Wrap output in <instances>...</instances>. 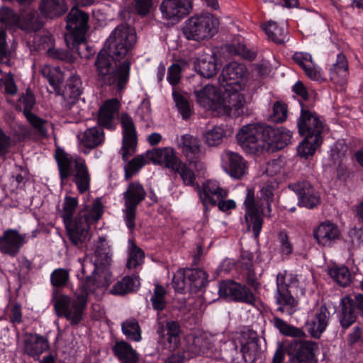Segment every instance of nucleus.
<instances>
[{
	"label": "nucleus",
	"instance_id": "6",
	"mask_svg": "<svg viewBox=\"0 0 363 363\" xmlns=\"http://www.w3.org/2000/svg\"><path fill=\"white\" fill-rule=\"evenodd\" d=\"M270 126L265 124L253 123L244 125L236 134V140L243 148L257 153L270 149L269 140Z\"/></svg>",
	"mask_w": 363,
	"mask_h": 363
},
{
	"label": "nucleus",
	"instance_id": "41",
	"mask_svg": "<svg viewBox=\"0 0 363 363\" xmlns=\"http://www.w3.org/2000/svg\"><path fill=\"white\" fill-rule=\"evenodd\" d=\"M247 171L246 162L242 156L228 152V174L234 179H240Z\"/></svg>",
	"mask_w": 363,
	"mask_h": 363
},
{
	"label": "nucleus",
	"instance_id": "61",
	"mask_svg": "<svg viewBox=\"0 0 363 363\" xmlns=\"http://www.w3.org/2000/svg\"><path fill=\"white\" fill-rule=\"evenodd\" d=\"M278 240L280 244V250L282 255H289L293 252V246L289 241V236L284 231H281L278 235Z\"/></svg>",
	"mask_w": 363,
	"mask_h": 363
},
{
	"label": "nucleus",
	"instance_id": "63",
	"mask_svg": "<svg viewBox=\"0 0 363 363\" xmlns=\"http://www.w3.org/2000/svg\"><path fill=\"white\" fill-rule=\"evenodd\" d=\"M283 172V162L280 160H274L267 164L266 173L271 177L277 175Z\"/></svg>",
	"mask_w": 363,
	"mask_h": 363
},
{
	"label": "nucleus",
	"instance_id": "47",
	"mask_svg": "<svg viewBox=\"0 0 363 363\" xmlns=\"http://www.w3.org/2000/svg\"><path fill=\"white\" fill-rule=\"evenodd\" d=\"M145 255L143 251L138 247L132 240L128 241V257L126 266L128 269H134L142 264Z\"/></svg>",
	"mask_w": 363,
	"mask_h": 363
},
{
	"label": "nucleus",
	"instance_id": "64",
	"mask_svg": "<svg viewBox=\"0 0 363 363\" xmlns=\"http://www.w3.org/2000/svg\"><path fill=\"white\" fill-rule=\"evenodd\" d=\"M151 113L150 102L147 99H143L136 110V114L142 119L147 120Z\"/></svg>",
	"mask_w": 363,
	"mask_h": 363
},
{
	"label": "nucleus",
	"instance_id": "55",
	"mask_svg": "<svg viewBox=\"0 0 363 363\" xmlns=\"http://www.w3.org/2000/svg\"><path fill=\"white\" fill-rule=\"evenodd\" d=\"M273 113L269 118L272 121L275 123H282L287 118V106L286 104L277 101L273 105Z\"/></svg>",
	"mask_w": 363,
	"mask_h": 363
},
{
	"label": "nucleus",
	"instance_id": "30",
	"mask_svg": "<svg viewBox=\"0 0 363 363\" xmlns=\"http://www.w3.org/2000/svg\"><path fill=\"white\" fill-rule=\"evenodd\" d=\"M247 70L245 65L235 62L228 63V89L240 91L246 85Z\"/></svg>",
	"mask_w": 363,
	"mask_h": 363
},
{
	"label": "nucleus",
	"instance_id": "45",
	"mask_svg": "<svg viewBox=\"0 0 363 363\" xmlns=\"http://www.w3.org/2000/svg\"><path fill=\"white\" fill-rule=\"evenodd\" d=\"M263 29L271 40L278 44L284 43L286 38V31L283 28L279 27L276 22H267L264 24Z\"/></svg>",
	"mask_w": 363,
	"mask_h": 363
},
{
	"label": "nucleus",
	"instance_id": "38",
	"mask_svg": "<svg viewBox=\"0 0 363 363\" xmlns=\"http://www.w3.org/2000/svg\"><path fill=\"white\" fill-rule=\"evenodd\" d=\"M119 108V102L117 99L106 101L101 106L99 113V123L101 125L108 128L112 127V121Z\"/></svg>",
	"mask_w": 363,
	"mask_h": 363
},
{
	"label": "nucleus",
	"instance_id": "26",
	"mask_svg": "<svg viewBox=\"0 0 363 363\" xmlns=\"http://www.w3.org/2000/svg\"><path fill=\"white\" fill-rule=\"evenodd\" d=\"M179 147L189 163L195 164L196 170L200 171L204 169V164L202 162L194 160L201 152V146L197 138L190 135H184L182 137Z\"/></svg>",
	"mask_w": 363,
	"mask_h": 363
},
{
	"label": "nucleus",
	"instance_id": "42",
	"mask_svg": "<svg viewBox=\"0 0 363 363\" xmlns=\"http://www.w3.org/2000/svg\"><path fill=\"white\" fill-rule=\"evenodd\" d=\"M268 132V141L271 142L270 147L274 144L275 148L280 150L284 148L291 142L292 132L284 128L273 129L270 127V130Z\"/></svg>",
	"mask_w": 363,
	"mask_h": 363
},
{
	"label": "nucleus",
	"instance_id": "2",
	"mask_svg": "<svg viewBox=\"0 0 363 363\" xmlns=\"http://www.w3.org/2000/svg\"><path fill=\"white\" fill-rule=\"evenodd\" d=\"M136 43L135 30L125 25L117 26L106 40L105 48L95 61L98 79L104 84L124 88L129 78L130 62L127 58Z\"/></svg>",
	"mask_w": 363,
	"mask_h": 363
},
{
	"label": "nucleus",
	"instance_id": "23",
	"mask_svg": "<svg viewBox=\"0 0 363 363\" xmlns=\"http://www.w3.org/2000/svg\"><path fill=\"white\" fill-rule=\"evenodd\" d=\"M186 341L188 345L184 352L186 354H174L169 357L164 363H182L185 359L193 358L206 353L207 343L203 337L188 336Z\"/></svg>",
	"mask_w": 363,
	"mask_h": 363
},
{
	"label": "nucleus",
	"instance_id": "10",
	"mask_svg": "<svg viewBox=\"0 0 363 363\" xmlns=\"http://www.w3.org/2000/svg\"><path fill=\"white\" fill-rule=\"evenodd\" d=\"M207 279V274L201 269H180L174 274L172 283L178 292L183 293L186 289L196 291L206 285Z\"/></svg>",
	"mask_w": 363,
	"mask_h": 363
},
{
	"label": "nucleus",
	"instance_id": "37",
	"mask_svg": "<svg viewBox=\"0 0 363 363\" xmlns=\"http://www.w3.org/2000/svg\"><path fill=\"white\" fill-rule=\"evenodd\" d=\"M348 75V64L345 55L340 53L336 62L330 69V79L335 83L343 85L346 83Z\"/></svg>",
	"mask_w": 363,
	"mask_h": 363
},
{
	"label": "nucleus",
	"instance_id": "17",
	"mask_svg": "<svg viewBox=\"0 0 363 363\" xmlns=\"http://www.w3.org/2000/svg\"><path fill=\"white\" fill-rule=\"evenodd\" d=\"M298 196V204L308 208H313L320 203V197L318 192L307 181L298 182L289 185Z\"/></svg>",
	"mask_w": 363,
	"mask_h": 363
},
{
	"label": "nucleus",
	"instance_id": "53",
	"mask_svg": "<svg viewBox=\"0 0 363 363\" xmlns=\"http://www.w3.org/2000/svg\"><path fill=\"white\" fill-rule=\"evenodd\" d=\"M225 133V130L223 125H216L208 130L203 137L208 145L216 146L221 143Z\"/></svg>",
	"mask_w": 363,
	"mask_h": 363
},
{
	"label": "nucleus",
	"instance_id": "1",
	"mask_svg": "<svg viewBox=\"0 0 363 363\" xmlns=\"http://www.w3.org/2000/svg\"><path fill=\"white\" fill-rule=\"evenodd\" d=\"M109 259L108 244L104 238H99L94 255L78 259L82 274H77L80 283L74 298L64 294L55 297L54 306L59 315L65 317L72 324H77L81 320L88 295H100L111 282L112 276L106 266Z\"/></svg>",
	"mask_w": 363,
	"mask_h": 363
},
{
	"label": "nucleus",
	"instance_id": "51",
	"mask_svg": "<svg viewBox=\"0 0 363 363\" xmlns=\"http://www.w3.org/2000/svg\"><path fill=\"white\" fill-rule=\"evenodd\" d=\"M172 96L176 106L182 118L184 119L189 118L192 113V110L186 97L174 90L172 92Z\"/></svg>",
	"mask_w": 363,
	"mask_h": 363
},
{
	"label": "nucleus",
	"instance_id": "25",
	"mask_svg": "<svg viewBox=\"0 0 363 363\" xmlns=\"http://www.w3.org/2000/svg\"><path fill=\"white\" fill-rule=\"evenodd\" d=\"M22 344L23 352L35 359H38L49 347L46 338L37 334L30 333L23 336Z\"/></svg>",
	"mask_w": 363,
	"mask_h": 363
},
{
	"label": "nucleus",
	"instance_id": "31",
	"mask_svg": "<svg viewBox=\"0 0 363 363\" xmlns=\"http://www.w3.org/2000/svg\"><path fill=\"white\" fill-rule=\"evenodd\" d=\"M330 317L325 306H321L315 316L307 323L308 331L315 338H319L325 330Z\"/></svg>",
	"mask_w": 363,
	"mask_h": 363
},
{
	"label": "nucleus",
	"instance_id": "16",
	"mask_svg": "<svg viewBox=\"0 0 363 363\" xmlns=\"http://www.w3.org/2000/svg\"><path fill=\"white\" fill-rule=\"evenodd\" d=\"M28 241L27 234H21L15 229H8L0 236V252L13 257Z\"/></svg>",
	"mask_w": 363,
	"mask_h": 363
},
{
	"label": "nucleus",
	"instance_id": "33",
	"mask_svg": "<svg viewBox=\"0 0 363 363\" xmlns=\"http://www.w3.org/2000/svg\"><path fill=\"white\" fill-rule=\"evenodd\" d=\"M38 9L43 17L54 19L64 15L68 6L65 0H40Z\"/></svg>",
	"mask_w": 363,
	"mask_h": 363
},
{
	"label": "nucleus",
	"instance_id": "3",
	"mask_svg": "<svg viewBox=\"0 0 363 363\" xmlns=\"http://www.w3.org/2000/svg\"><path fill=\"white\" fill-rule=\"evenodd\" d=\"M78 205V201L74 197L66 196L63 203L62 217L69 238L74 245L82 244L89 235V229L93 221L100 218L103 212V206L100 199H96L91 208L85 206L79 214L72 218Z\"/></svg>",
	"mask_w": 363,
	"mask_h": 363
},
{
	"label": "nucleus",
	"instance_id": "39",
	"mask_svg": "<svg viewBox=\"0 0 363 363\" xmlns=\"http://www.w3.org/2000/svg\"><path fill=\"white\" fill-rule=\"evenodd\" d=\"M113 352L122 363H137L138 356L133 347L124 341L116 342Z\"/></svg>",
	"mask_w": 363,
	"mask_h": 363
},
{
	"label": "nucleus",
	"instance_id": "40",
	"mask_svg": "<svg viewBox=\"0 0 363 363\" xmlns=\"http://www.w3.org/2000/svg\"><path fill=\"white\" fill-rule=\"evenodd\" d=\"M140 286V280L138 277L126 276L117 281L111 290V293L114 295H124L132 292Z\"/></svg>",
	"mask_w": 363,
	"mask_h": 363
},
{
	"label": "nucleus",
	"instance_id": "27",
	"mask_svg": "<svg viewBox=\"0 0 363 363\" xmlns=\"http://www.w3.org/2000/svg\"><path fill=\"white\" fill-rule=\"evenodd\" d=\"M340 230L337 225L330 221L321 223L313 231V237L317 242L323 247L330 246L332 242L340 237Z\"/></svg>",
	"mask_w": 363,
	"mask_h": 363
},
{
	"label": "nucleus",
	"instance_id": "59",
	"mask_svg": "<svg viewBox=\"0 0 363 363\" xmlns=\"http://www.w3.org/2000/svg\"><path fill=\"white\" fill-rule=\"evenodd\" d=\"M247 196L245 199V213H252L262 211L259 207V201L255 199V191L252 189H247Z\"/></svg>",
	"mask_w": 363,
	"mask_h": 363
},
{
	"label": "nucleus",
	"instance_id": "49",
	"mask_svg": "<svg viewBox=\"0 0 363 363\" xmlns=\"http://www.w3.org/2000/svg\"><path fill=\"white\" fill-rule=\"evenodd\" d=\"M149 158L147 155V152L138 155L134 159L130 160L125 167V178L130 179L132 176L136 174L143 167L147 164Z\"/></svg>",
	"mask_w": 363,
	"mask_h": 363
},
{
	"label": "nucleus",
	"instance_id": "36",
	"mask_svg": "<svg viewBox=\"0 0 363 363\" xmlns=\"http://www.w3.org/2000/svg\"><path fill=\"white\" fill-rule=\"evenodd\" d=\"M34 49L42 51L44 50L50 56L57 58L63 59L65 56L64 52L54 49L53 47V39L49 33L40 35H37L34 37L33 40Z\"/></svg>",
	"mask_w": 363,
	"mask_h": 363
},
{
	"label": "nucleus",
	"instance_id": "54",
	"mask_svg": "<svg viewBox=\"0 0 363 363\" xmlns=\"http://www.w3.org/2000/svg\"><path fill=\"white\" fill-rule=\"evenodd\" d=\"M262 211L252 213H245V220L247 226L252 228L253 235L257 238L262 228L263 218L261 214Z\"/></svg>",
	"mask_w": 363,
	"mask_h": 363
},
{
	"label": "nucleus",
	"instance_id": "24",
	"mask_svg": "<svg viewBox=\"0 0 363 363\" xmlns=\"http://www.w3.org/2000/svg\"><path fill=\"white\" fill-rule=\"evenodd\" d=\"M147 155L154 164L164 165L172 171L177 168V165H179L181 161L177 156L175 150L169 147L147 151Z\"/></svg>",
	"mask_w": 363,
	"mask_h": 363
},
{
	"label": "nucleus",
	"instance_id": "29",
	"mask_svg": "<svg viewBox=\"0 0 363 363\" xmlns=\"http://www.w3.org/2000/svg\"><path fill=\"white\" fill-rule=\"evenodd\" d=\"M121 125L123 128V158L127 159L129 151L133 150L136 145V130L132 118L127 114L121 116Z\"/></svg>",
	"mask_w": 363,
	"mask_h": 363
},
{
	"label": "nucleus",
	"instance_id": "20",
	"mask_svg": "<svg viewBox=\"0 0 363 363\" xmlns=\"http://www.w3.org/2000/svg\"><path fill=\"white\" fill-rule=\"evenodd\" d=\"M318 345L313 341H294L289 347L288 353L294 361L299 363H316L315 352Z\"/></svg>",
	"mask_w": 363,
	"mask_h": 363
},
{
	"label": "nucleus",
	"instance_id": "44",
	"mask_svg": "<svg viewBox=\"0 0 363 363\" xmlns=\"http://www.w3.org/2000/svg\"><path fill=\"white\" fill-rule=\"evenodd\" d=\"M322 142V138L305 136V139L298 147V153L301 157H308L314 154Z\"/></svg>",
	"mask_w": 363,
	"mask_h": 363
},
{
	"label": "nucleus",
	"instance_id": "58",
	"mask_svg": "<svg viewBox=\"0 0 363 363\" xmlns=\"http://www.w3.org/2000/svg\"><path fill=\"white\" fill-rule=\"evenodd\" d=\"M177 168L174 169V172L178 173L185 185H193L195 181L194 172L186 167L182 161L179 162Z\"/></svg>",
	"mask_w": 363,
	"mask_h": 363
},
{
	"label": "nucleus",
	"instance_id": "48",
	"mask_svg": "<svg viewBox=\"0 0 363 363\" xmlns=\"http://www.w3.org/2000/svg\"><path fill=\"white\" fill-rule=\"evenodd\" d=\"M41 74L45 77L54 89H57L63 79V74L59 67L45 65L41 67Z\"/></svg>",
	"mask_w": 363,
	"mask_h": 363
},
{
	"label": "nucleus",
	"instance_id": "52",
	"mask_svg": "<svg viewBox=\"0 0 363 363\" xmlns=\"http://www.w3.org/2000/svg\"><path fill=\"white\" fill-rule=\"evenodd\" d=\"M122 330L127 338L139 342L141 340L140 329L135 319H130L122 324Z\"/></svg>",
	"mask_w": 363,
	"mask_h": 363
},
{
	"label": "nucleus",
	"instance_id": "7",
	"mask_svg": "<svg viewBox=\"0 0 363 363\" xmlns=\"http://www.w3.org/2000/svg\"><path fill=\"white\" fill-rule=\"evenodd\" d=\"M219 21L211 13L191 17L183 27L184 36L190 40L202 41L212 38L218 31Z\"/></svg>",
	"mask_w": 363,
	"mask_h": 363
},
{
	"label": "nucleus",
	"instance_id": "34",
	"mask_svg": "<svg viewBox=\"0 0 363 363\" xmlns=\"http://www.w3.org/2000/svg\"><path fill=\"white\" fill-rule=\"evenodd\" d=\"M194 69L200 76L209 79L217 73L219 67L215 56L202 54L194 62Z\"/></svg>",
	"mask_w": 363,
	"mask_h": 363
},
{
	"label": "nucleus",
	"instance_id": "4",
	"mask_svg": "<svg viewBox=\"0 0 363 363\" xmlns=\"http://www.w3.org/2000/svg\"><path fill=\"white\" fill-rule=\"evenodd\" d=\"M227 94V77L223 71L218 77V84H208L203 87L194 91L197 104L219 116L225 113Z\"/></svg>",
	"mask_w": 363,
	"mask_h": 363
},
{
	"label": "nucleus",
	"instance_id": "56",
	"mask_svg": "<svg viewBox=\"0 0 363 363\" xmlns=\"http://www.w3.org/2000/svg\"><path fill=\"white\" fill-rule=\"evenodd\" d=\"M165 294L166 291L162 286L160 285L155 286L154 294L151 298L152 306L155 310L162 311L164 308L167 303Z\"/></svg>",
	"mask_w": 363,
	"mask_h": 363
},
{
	"label": "nucleus",
	"instance_id": "60",
	"mask_svg": "<svg viewBox=\"0 0 363 363\" xmlns=\"http://www.w3.org/2000/svg\"><path fill=\"white\" fill-rule=\"evenodd\" d=\"M13 145L11 135L0 128V156L6 155Z\"/></svg>",
	"mask_w": 363,
	"mask_h": 363
},
{
	"label": "nucleus",
	"instance_id": "21",
	"mask_svg": "<svg viewBox=\"0 0 363 363\" xmlns=\"http://www.w3.org/2000/svg\"><path fill=\"white\" fill-rule=\"evenodd\" d=\"M158 342L163 348L176 350L180 344L181 328L178 323L167 321L165 327L160 325L157 329Z\"/></svg>",
	"mask_w": 363,
	"mask_h": 363
},
{
	"label": "nucleus",
	"instance_id": "28",
	"mask_svg": "<svg viewBox=\"0 0 363 363\" xmlns=\"http://www.w3.org/2000/svg\"><path fill=\"white\" fill-rule=\"evenodd\" d=\"M228 299L252 306L257 302L255 296L249 288L233 280H228Z\"/></svg>",
	"mask_w": 363,
	"mask_h": 363
},
{
	"label": "nucleus",
	"instance_id": "9",
	"mask_svg": "<svg viewBox=\"0 0 363 363\" xmlns=\"http://www.w3.org/2000/svg\"><path fill=\"white\" fill-rule=\"evenodd\" d=\"M0 22L6 26H15L27 31L37 30L42 26L37 11L33 9L23 11L17 16L12 9L2 7L0 9Z\"/></svg>",
	"mask_w": 363,
	"mask_h": 363
},
{
	"label": "nucleus",
	"instance_id": "50",
	"mask_svg": "<svg viewBox=\"0 0 363 363\" xmlns=\"http://www.w3.org/2000/svg\"><path fill=\"white\" fill-rule=\"evenodd\" d=\"M329 274L341 286L345 287L351 282V274L345 266L331 268Z\"/></svg>",
	"mask_w": 363,
	"mask_h": 363
},
{
	"label": "nucleus",
	"instance_id": "35",
	"mask_svg": "<svg viewBox=\"0 0 363 363\" xmlns=\"http://www.w3.org/2000/svg\"><path fill=\"white\" fill-rule=\"evenodd\" d=\"M247 110L245 95L240 91L228 89V118H237L245 114Z\"/></svg>",
	"mask_w": 363,
	"mask_h": 363
},
{
	"label": "nucleus",
	"instance_id": "11",
	"mask_svg": "<svg viewBox=\"0 0 363 363\" xmlns=\"http://www.w3.org/2000/svg\"><path fill=\"white\" fill-rule=\"evenodd\" d=\"M236 340L241 346L242 358L240 360L238 358H233L232 363H255L262 352L257 333L252 331L237 333L232 340L235 350L238 348Z\"/></svg>",
	"mask_w": 363,
	"mask_h": 363
},
{
	"label": "nucleus",
	"instance_id": "22",
	"mask_svg": "<svg viewBox=\"0 0 363 363\" xmlns=\"http://www.w3.org/2000/svg\"><path fill=\"white\" fill-rule=\"evenodd\" d=\"M19 102L20 106L23 107V113L29 123L40 136L46 137L48 130L51 128V124L30 112V109L35 104L34 96L31 93H26L20 98Z\"/></svg>",
	"mask_w": 363,
	"mask_h": 363
},
{
	"label": "nucleus",
	"instance_id": "43",
	"mask_svg": "<svg viewBox=\"0 0 363 363\" xmlns=\"http://www.w3.org/2000/svg\"><path fill=\"white\" fill-rule=\"evenodd\" d=\"M104 141V132L99 127L89 128L84 132L82 144L85 147L94 148Z\"/></svg>",
	"mask_w": 363,
	"mask_h": 363
},
{
	"label": "nucleus",
	"instance_id": "18",
	"mask_svg": "<svg viewBox=\"0 0 363 363\" xmlns=\"http://www.w3.org/2000/svg\"><path fill=\"white\" fill-rule=\"evenodd\" d=\"M191 0H164L160 6L162 17L177 23L191 11Z\"/></svg>",
	"mask_w": 363,
	"mask_h": 363
},
{
	"label": "nucleus",
	"instance_id": "13",
	"mask_svg": "<svg viewBox=\"0 0 363 363\" xmlns=\"http://www.w3.org/2000/svg\"><path fill=\"white\" fill-rule=\"evenodd\" d=\"M199 194L204 206L217 205L221 211H227L226 191L218 181L210 179L205 182L199 189Z\"/></svg>",
	"mask_w": 363,
	"mask_h": 363
},
{
	"label": "nucleus",
	"instance_id": "62",
	"mask_svg": "<svg viewBox=\"0 0 363 363\" xmlns=\"http://www.w3.org/2000/svg\"><path fill=\"white\" fill-rule=\"evenodd\" d=\"M182 69L177 64H173L168 68L167 79L169 83L174 86L179 83L181 79Z\"/></svg>",
	"mask_w": 363,
	"mask_h": 363
},
{
	"label": "nucleus",
	"instance_id": "46",
	"mask_svg": "<svg viewBox=\"0 0 363 363\" xmlns=\"http://www.w3.org/2000/svg\"><path fill=\"white\" fill-rule=\"evenodd\" d=\"M272 323L285 336L301 337L305 335L301 329L288 324L286 321L277 316L273 318Z\"/></svg>",
	"mask_w": 363,
	"mask_h": 363
},
{
	"label": "nucleus",
	"instance_id": "19",
	"mask_svg": "<svg viewBox=\"0 0 363 363\" xmlns=\"http://www.w3.org/2000/svg\"><path fill=\"white\" fill-rule=\"evenodd\" d=\"M358 308L363 312V295L358 294L347 296L341 300V310L340 312V320L343 328H348L356 320L355 310Z\"/></svg>",
	"mask_w": 363,
	"mask_h": 363
},
{
	"label": "nucleus",
	"instance_id": "8",
	"mask_svg": "<svg viewBox=\"0 0 363 363\" xmlns=\"http://www.w3.org/2000/svg\"><path fill=\"white\" fill-rule=\"evenodd\" d=\"M88 15L77 9L72 8L67 17L66 28L67 33L65 40L67 47L81 55L79 46H85L84 43V33L87 28Z\"/></svg>",
	"mask_w": 363,
	"mask_h": 363
},
{
	"label": "nucleus",
	"instance_id": "5",
	"mask_svg": "<svg viewBox=\"0 0 363 363\" xmlns=\"http://www.w3.org/2000/svg\"><path fill=\"white\" fill-rule=\"evenodd\" d=\"M56 160L62 180L73 174L74 181L80 193L89 189L90 175L83 159L58 151L56 153Z\"/></svg>",
	"mask_w": 363,
	"mask_h": 363
},
{
	"label": "nucleus",
	"instance_id": "57",
	"mask_svg": "<svg viewBox=\"0 0 363 363\" xmlns=\"http://www.w3.org/2000/svg\"><path fill=\"white\" fill-rule=\"evenodd\" d=\"M69 273L67 269L59 268L55 269L50 275V281L54 286H65L69 280Z\"/></svg>",
	"mask_w": 363,
	"mask_h": 363
},
{
	"label": "nucleus",
	"instance_id": "32",
	"mask_svg": "<svg viewBox=\"0 0 363 363\" xmlns=\"http://www.w3.org/2000/svg\"><path fill=\"white\" fill-rule=\"evenodd\" d=\"M238 30V26L233 24L228 27V33L233 35V39L230 44H228V54L241 55L245 59L253 60L256 57V53L247 49L245 45L243 43V39L240 35L236 34Z\"/></svg>",
	"mask_w": 363,
	"mask_h": 363
},
{
	"label": "nucleus",
	"instance_id": "12",
	"mask_svg": "<svg viewBox=\"0 0 363 363\" xmlns=\"http://www.w3.org/2000/svg\"><path fill=\"white\" fill-rule=\"evenodd\" d=\"M146 191L141 184L138 182L128 184L123 193L125 201V220L127 227L132 230L135 227V209L138 205L145 199Z\"/></svg>",
	"mask_w": 363,
	"mask_h": 363
},
{
	"label": "nucleus",
	"instance_id": "15",
	"mask_svg": "<svg viewBox=\"0 0 363 363\" xmlns=\"http://www.w3.org/2000/svg\"><path fill=\"white\" fill-rule=\"evenodd\" d=\"M301 115L298 119L299 133L303 136L321 138L323 125L318 116L301 103Z\"/></svg>",
	"mask_w": 363,
	"mask_h": 363
},
{
	"label": "nucleus",
	"instance_id": "14",
	"mask_svg": "<svg viewBox=\"0 0 363 363\" xmlns=\"http://www.w3.org/2000/svg\"><path fill=\"white\" fill-rule=\"evenodd\" d=\"M277 293L276 301L278 305L277 311L282 314L292 315L296 311L298 301L291 295V290L286 284V275L279 273L277 276Z\"/></svg>",
	"mask_w": 363,
	"mask_h": 363
}]
</instances>
